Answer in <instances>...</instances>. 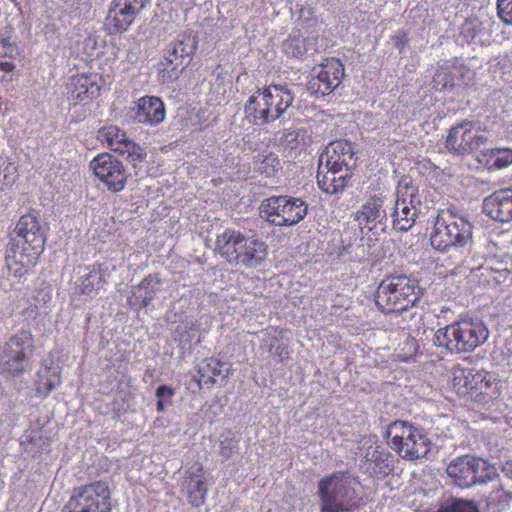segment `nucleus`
Segmentation results:
<instances>
[{
    "label": "nucleus",
    "instance_id": "nucleus-1",
    "mask_svg": "<svg viewBox=\"0 0 512 512\" xmlns=\"http://www.w3.org/2000/svg\"><path fill=\"white\" fill-rule=\"evenodd\" d=\"M489 334V329L482 320L465 317L437 329L433 343L450 354H466L484 344Z\"/></svg>",
    "mask_w": 512,
    "mask_h": 512
},
{
    "label": "nucleus",
    "instance_id": "nucleus-2",
    "mask_svg": "<svg viewBox=\"0 0 512 512\" xmlns=\"http://www.w3.org/2000/svg\"><path fill=\"white\" fill-rule=\"evenodd\" d=\"M472 229L467 212L455 206L442 209L434 221L431 246L441 252L464 248L472 243Z\"/></svg>",
    "mask_w": 512,
    "mask_h": 512
},
{
    "label": "nucleus",
    "instance_id": "nucleus-3",
    "mask_svg": "<svg viewBox=\"0 0 512 512\" xmlns=\"http://www.w3.org/2000/svg\"><path fill=\"white\" fill-rule=\"evenodd\" d=\"M215 250L229 263L257 268L267 257V245L255 235L225 229L215 241Z\"/></svg>",
    "mask_w": 512,
    "mask_h": 512
},
{
    "label": "nucleus",
    "instance_id": "nucleus-4",
    "mask_svg": "<svg viewBox=\"0 0 512 512\" xmlns=\"http://www.w3.org/2000/svg\"><path fill=\"white\" fill-rule=\"evenodd\" d=\"M293 92L287 85H269L252 94L244 106L246 119L254 125H264L281 118L291 106Z\"/></svg>",
    "mask_w": 512,
    "mask_h": 512
},
{
    "label": "nucleus",
    "instance_id": "nucleus-5",
    "mask_svg": "<svg viewBox=\"0 0 512 512\" xmlns=\"http://www.w3.org/2000/svg\"><path fill=\"white\" fill-rule=\"evenodd\" d=\"M356 478L346 471H338L318 482L320 512H350L356 506Z\"/></svg>",
    "mask_w": 512,
    "mask_h": 512
},
{
    "label": "nucleus",
    "instance_id": "nucleus-6",
    "mask_svg": "<svg viewBox=\"0 0 512 512\" xmlns=\"http://www.w3.org/2000/svg\"><path fill=\"white\" fill-rule=\"evenodd\" d=\"M421 289L416 280L406 275L383 279L376 291V304L385 313H402L420 300Z\"/></svg>",
    "mask_w": 512,
    "mask_h": 512
},
{
    "label": "nucleus",
    "instance_id": "nucleus-7",
    "mask_svg": "<svg viewBox=\"0 0 512 512\" xmlns=\"http://www.w3.org/2000/svg\"><path fill=\"white\" fill-rule=\"evenodd\" d=\"M385 436L391 448L403 459L423 458L431 449V441L425 430L406 421L391 422Z\"/></svg>",
    "mask_w": 512,
    "mask_h": 512
},
{
    "label": "nucleus",
    "instance_id": "nucleus-8",
    "mask_svg": "<svg viewBox=\"0 0 512 512\" xmlns=\"http://www.w3.org/2000/svg\"><path fill=\"white\" fill-rule=\"evenodd\" d=\"M34 350L35 341L31 331L21 330L12 335L0 351V375L14 379L30 372Z\"/></svg>",
    "mask_w": 512,
    "mask_h": 512
},
{
    "label": "nucleus",
    "instance_id": "nucleus-9",
    "mask_svg": "<svg viewBox=\"0 0 512 512\" xmlns=\"http://www.w3.org/2000/svg\"><path fill=\"white\" fill-rule=\"evenodd\" d=\"M308 212V205L301 198L288 195L271 196L262 201L260 214L268 223L288 227L301 222Z\"/></svg>",
    "mask_w": 512,
    "mask_h": 512
},
{
    "label": "nucleus",
    "instance_id": "nucleus-10",
    "mask_svg": "<svg viewBox=\"0 0 512 512\" xmlns=\"http://www.w3.org/2000/svg\"><path fill=\"white\" fill-rule=\"evenodd\" d=\"M489 142L486 127L478 120H463L447 134L445 148L457 156L470 155Z\"/></svg>",
    "mask_w": 512,
    "mask_h": 512
},
{
    "label": "nucleus",
    "instance_id": "nucleus-11",
    "mask_svg": "<svg viewBox=\"0 0 512 512\" xmlns=\"http://www.w3.org/2000/svg\"><path fill=\"white\" fill-rule=\"evenodd\" d=\"M198 47V36L192 31L179 34L163 51L161 66L170 79H176L190 63Z\"/></svg>",
    "mask_w": 512,
    "mask_h": 512
},
{
    "label": "nucleus",
    "instance_id": "nucleus-12",
    "mask_svg": "<svg viewBox=\"0 0 512 512\" xmlns=\"http://www.w3.org/2000/svg\"><path fill=\"white\" fill-rule=\"evenodd\" d=\"M110 496L108 485L97 481L76 488L62 512H111Z\"/></svg>",
    "mask_w": 512,
    "mask_h": 512
},
{
    "label": "nucleus",
    "instance_id": "nucleus-13",
    "mask_svg": "<svg viewBox=\"0 0 512 512\" xmlns=\"http://www.w3.org/2000/svg\"><path fill=\"white\" fill-rule=\"evenodd\" d=\"M97 139L110 150L126 156L127 160L133 164L144 161L147 156L145 148L131 140L126 132L116 125L99 129Z\"/></svg>",
    "mask_w": 512,
    "mask_h": 512
},
{
    "label": "nucleus",
    "instance_id": "nucleus-14",
    "mask_svg": "<svg viewBox=\"0 0 512 512\" xmlns=\"http://www.w3.org/2000/svg\"><path fill=\"white\" fill-rule=\"evenodd\" d=\"M96 177L108 190L120 192L124 189L127 175L121 161L109 153L97 155L90 163Z\"/></svg>",
    "mask_w": 512,
    "mask_h": 512
},
{
    "label": "nucleus",
    "instance_id": "nucleus-15",
    "mask_svg": "<svg viewBox=\"0 0 512 512\" xmlns=\"http://www.w3.org/2000/svg\"><path fill=\"white\" fill-rule=\"evenodd\" d=\"M314 72L315 75L309 80L307 89L316 96H325L342 83L344 67L339 59L330 58Z\"/></svg>",
    "mask_w": 512,
    "mask_h": 512
},
{
    "label": "nucleus",
    "instance_id": "nucleus-16",
    "mask_svg": "<svg viewBox=\"0 0 512 512\" xmlns=\"http://www.w3.org/2000/svg\"><path fill=\"white\" fill-rule=\"evenodd\" d=\"M15 231L20 238L16 249L31 252L32 257H39L44 250L45 236L38 217L33 214L23 215Z\"/></svg>",
    "mask_w": 512,
    "mask_h": 512
},
{
    "label": "nucleus",
    "instance_id": "nucleus-17",
    "mask_svg": "<svg viewBox=\"0 0 512 512\" xmlns=\"http://www.w3.org/2000/svg\"><path fill=\"white\" fill-rule=\"evenodd\" d=\"M80 276L75 281L76 290L87 296H95L107 283L111 268L108 263H94L82 269Z\"/></svg>",
    "mask_w": 512,
    "mask_h": 512
},
{
    "label": "nucleus",
    "instance_id": "nucleus-18",
    "mask_svg": "<svg viewBox=\"0 0 512 512\" xmlns=\"http://www.w3.org/2000/svg\"><path fill=\"white\" fill-rule=\"evenodd\" d=\"M182 491L186 494L188 502L193 507L202 506L208 494L206 475L202 465L194 464L185 471Z\"/></svg>",
    "mask_w": 512,
    "mask_h": 512
},
{
    "label": "nucleus",
    "instance_id": "nucleus-19",
    "mask_svg": "<svg viewBox=\"0 0 512 512\" xmlns=\"http://www.w3.org/2000/svg\"><path fill=\"white\" fill-rule=\"evenodd\" d=\"M354 154L355 152L351 142L347 140H336L330 142L321 153L318 164L324 165L325 167L348 168L353 170L355 164Z\"/></svg>",
    "mask_w": 512,
    "mask_h": 512
},
{
    "label": "nucleus",
    "instance_id": "nucleus-20",
    "mask_svg": "<svg viewBox=\"0 0 512 512\" xmlns=\"http://www.w3.org/2000/svg\"><path fill=\"white\" fill-rule=\"evenodd\" d=\"M385 200V197L381 194L369 197L356 212L355 219L359 225L368 230H373L378 225L385 227L388 220L387 212L384 208Z\"/></svg>",
    "mask_w": 512,
    "mask_h": 512
},
{
    "label": "nucleus",
    "instance_id": "nucleus-21",
    "mask_svg": "<svg viewBox=\"0 0 512 512\" xmlns=\"http://www.w3.org/2000/svg\"><path fill=\"white\" fill-rule=\"evenodd\" d=\"M352 171L348 168L340 169L318 164L317 184L326 194H341L351 179Z\"/></svg>",
    "mask_w": 512,
    "mask_h": 512
},
{
    "label": "nucleus",
    "instance_id": "nucleus-22",
    "mask_svg": "<svg viewBox=\"0 0 512 512\" xmlns=\"http://www.w3.org/2000/svg\"><path fill=\"white\" fill-rule=\"evenodd\" d=\"M483 212L498 222L512 221V189H500L485 197Z\"/></svg>",
    "mask_w": 512,
    "mask_h": 512
},
{
    "label": "nucleus",
    "instance_id": "nucleus-23",
    "mask_svg": "<svg viewBox=\"0 0 512 512\" xmlns=\"http://www.w3.org/2000/svg\"><path fill=\"white\" fill-rule=\"evenodd\" d=\"M133 119L139 123L156 126L165 119V106L160 98L156 96H144L135 102L132 108Z\"/></svg>",
    "mask_w": 512,
    "mask_h": 512
},
{
    "label": "nucleus",
    "instance_id": "nucleus-24",
    "mask_svg": "<svg viewBox=\"0 0 512 512\" xmlns=\"http://www.w3.org/2000/svg\"><path fill=\"white\" fill-rule=\"evenodd\" d=\"M282 47L288 57L302 59L317 51L318 36L313 33L304 34L301 31H293L283 42Z\"/></svg>",
    "mask_w": 512,
    "mask_h": 512
},
{
    "label": "nucleus",
    "instance_id": "nucleus-25",
    "mask_svg": "<svg viewBox=\"0 0 512 512\" xmlns=\"http://www.w3.org/2000/svg\"><path fill=\"white\" fill-rule=\"evenodd\" d=\"M60 384V367L53 359H44L37 371V377L35 380L36 394L39 397H46Z\"/></svg>",
    "mask_w": 512,
    "mask_h": 512
},
{
    "label": "nucleus",
    "instance_id": "nucleus-26",
    "mask_svg": "<svg viewBox=\"0 0 512 512\" xmlns=\"http://www.w3.org/2000/svg\"><path fill=\"white\" fill-rule=\"evenodd\" d=\"M496 384V375L491 372H476L459 370L453 378L454 387L480 390L481 393H487Z\"/></svg>",
    "mask_w": 512,
    "mask_h": 512
},
{
    "label": "nucleus",
    "instance_id": "nucleus-27",
    "mask_svg": "<svg viewBox=\"0 0 512 512\" xmlns=\"http://www.w3.org/2000/svg\"><path fill=\"white\" fill-rule=\"evenodd\" d=\"M474 456L465 455L457 457L447 466L446 472L455 484L461 488L474 485L473 461Z\"/></svg>",
    "mask_w": 512,
    "mask_h": 512
},
{
    "label": "nucleus",
    "instance_id": "nucleus-28",
    "mask_svg": "<svg viewBox=\"0 0 512 512\" xmlns=\"http://www.w3.org/2000/svg\"><path fill=\"white\" fill-rule=\"evenodd\" d=\"M418 211V208L396 199L391 213L393 229L403 232L408 231L414 225Z\"/></svg>",
    "mask_w": 512,
    "mask_h": 512
},
{
    "label": "nucleus",
    "instance_id": "nucleus-29",
    "mask_svg": "<svg viewBox=\"0 0 512 512\" xmlns=\"http://www.w3.org/2000/svg\"><path fill=\"white\" fill-rule=\"evenodd\" d=\"M390 457L391 454L384 449L370 447L365 453V460L368 465L367 469L371 474L377 477L386 476L392 470Z\"/></svg>",
    "mask_w": 512,
    "mask_h": 512
},
{
    "label": "nucleus",
    "instance_id": "nucleus-30",
    "mask_svg": "<svg viewBox=\"0 0 512 512\" xmlns=\"http://www.w3.org/2000/svg\"><path fill=\"white\" fill-rule=\"evenodd\" d=\"M134 20L135 18L124 7L119 6L117 1L113 0L105 19V25L110 33H122L129 28Z\"/></svg>",
    "mask_w": 512,
    "mask_h": 512
},
{
    "label": "nucleus",
    "instance_id": "nucleus-31",
    "mask_svg": "<svg viewBox=\"0 0 512 512\" xmlns=\"http://www.w3.org/2000/svg\"><path fill=\"white\" fill-rule=\"evenodd\" d=\"M160 284V279L156 274H149L133 287L132 294L136 300H140L143 308H147L160 291Z\"/></svg>",
    "mask_w": 512,
    "mask_h": 512
},
{
    "label": "nucleus",
    "instance_id": "nucleus-32",
    "mask_svg": "<svg viewBox=\"0 0 512 512\" xmlns=\"http://www.w3.org/2000/svg\"><path fill=\"white\" fill-rule=\"evenodd\" d=\"M283 336V329L270 327L266 330L265 338L263 339V345L278 362H283L289 357L288 347L280 343Z\"/></svg>",
    "mask_w": 512,
    "mask_h": 512
},
{
    "label": "nucleus",
    "instance_id": "nucleus-33",
    "mask_svg": "<svg viewBox=\"0 0 512 512\" xmlns=\"http://www.w3.org/2000/svg\"><path fill=\"white\" fill-rule=\"evenodd\" d=\"M222 362L214 357L204 359L198 367L196 379L200 388H211L216 383V378L222 374Z\"/></svg>",
    "mask_w": 512,
    "mask_h": 512
},
{
    "label": "nucleus",
    "instance_id": "nucleus-34",
    "mask_svg": "<svg viewBox=\"0 0 512 512\" xmlns=\"http://www.w3.org/2000/svg\"><path fill=\"white\" fill-rule=\"evenodd\" d=\"M73 89L70 90L71 99L82 102L98 96L100 87L88 76H77L72 79Z\"/></svg>",
    "mask_w": 512,
    "mask_h": 512
},
{
    "label": "nucleus",
    "instance_id": "nucleus-35",
    "mask_svg": "<svg viewBox=\"0 0 512 512\" xmlns=\"http://www.w3.org/2000/svg\"><path fill=\"white\" fill-rule=\"evenodd\" d=\"M460 70L451 64H444L437 68L433 77V88L437 90L452 89L456 84V77Z\"/></svg>",
    "mask_w": 512,
    "mask_h": 512
},
{
    "label": "nucleus",
    "instance_id": "nucleus-36",
    "mask_svg": "<svg viewBox=\"0 0 512 512\" xmlns=\"http://www.w3.org/2000/svg\"><path fill=\"white\" fill-rule=\"evenodd\" d=\"M14 263H9L10 271L17 277L24 276L36 265L38 257H32L31 252L15 249Z\"/></svg>",
    "mask_w": 512,
    "mask_h": 512
},
{
    "label": "nucleus",
    "instance_id": "nucleus-37",
    "mask_svg": "<svg viewBox=\"0 0 512 512\" xmlns=\"http://www.w3.org/2000/svg\"><path fill=\"white\" fill-rule=\"evenodd\" d=\"M473 461V476L474 485L484 484L494 480L497 477V470L494 466L490 465L488 461L474 457Z\"/></svg>",
    "mask_w": 512,
    "mask_h": 512
},
{
    "label": "nucleus",
    "instance_id": "nucleus-38",
    "mask_svg": "<svg viewBox=\"0 0 512 512\" xmlns=\"http://www.w3.org/2000/svg\"><path fill=\"white\" fill-rule=\"evenodd\" d=\"M396 199L407 202V205L418 208L421 204L418 188L411 181L403 179L399 182L396 192Z\"/></svg>",
    "mask_w": 512,
    "mask_h": 512
},
{
    "label": "nucleus",
    "instance_id": "nucleus-39",
    "mask_svg": "<svg viewBox=\"0 0 512 512\" xmlns=\"http://www.w3.org/2000/svg\"><path fill=\"white\" fill-rule=\"evenodd\" d=\"M280 160L272 152L258 154L255 160V168L262 174L270 177L280 169Z\"/></svg>",
    "mask_w": 512,
    "mask_h": 512
},
{
    "label": "nucleus",
    "instance_id": "nucleus-40",
    "mask_svg": "<svg viewBox=\"0 0 512 512\" xmlns=\"http://www.w3.org/2000/svg\"><path fill=\"white\" fill-rule=\"evenodd\" d=\"M437 512H478V509L471 500L451 498L445 501Z\"/></svg>",
    "mask_w": 512,
    "mask_h": 512
},
{
    "label": "nucleus",
    "instance_id": "nucleus-41",
    "mask_svg": "<svg viewBox=\"0 0 512 512\" xmlns=\"http://www.w3.org/2000/svg\"><path fill=\"white\" fill-rule=\"evenodd\" d=\"M17 178V165L7 158H0V181L3 185L11 186Z\"/></svg>",
    "mask_w": 512,
    "mask_h": 512
},
{
    "label": "nucleus",
    "instance_id": "nucleus-42",
    "mask_svg": "<svg viewBox=\"0 0 512 512\" xmlns=\"http://www.w3.org/2000/svg\"><path fill=\"white\" fill-rule=\"evenodd\" d=\"M197 333L196 323L192 320H186L177 326L175 334L182 346L191 343Z\"/></svg>",
    "mask_w": 512,
    "mask_h": 512
},
{
    "label": "nucleus",
    "instance_id": "nucleus-43",
    "mask_svg": "<svg viewBox=\"0 0 512 512\" xmlns=\"http://www.w3.org/2000/svg\"><path fill=\"white\" fill-rule=\"evenodd\" d=\"M26 440L35 445L40 450H45L49 446V437L44 428L36 430L31 428L25 435Z\"/></svg>",
    "mask_w": 512,
    "mask_h": 512
},
{
    "label": "nucleus",
    "instance_id": "nucleus-44",
    "mask_svg": "<svg viewBox=\"0 0 512 512\" xmlns=\"http://www.w3.org/2000/svg\"><path fill=\"white\" fill-rule=\"evenodd\" d=\"M174 389L166 385H160L156 389L155 396L157 398V411L164 412L166 408L172 404V396Z\"/></svg>",
    "mask_w": 512,
    "mask_h": 512
},
{
    "label": "nucleus",
    "instance_id": "nucleus-45",
    "mask_svg": "<svg viewBox=\"0 0 512 512\" xmlns=\"http://www.w3.org/2000/svg\"><path fill=\"white\" fill-rule=\"evenodd\" d=\"M285 143L291 150H304L306 146L305 133L302 130L288 131L285 134Z\"/></svg>",
    "mask_w": 512,
    "mask_h": 512
},
{
    "label": "nucleus",
    "instance_id": "nucleus-46",
    "mask_svg": "<svg viewBox=\"0 0 512 512\" xmlns=\"http://www.w3.org/2000/svg\"><path fill=\"white\" fill-rule=\"evenodd\" d=\"M238 440L235 437L226 435L220 440V454L225 459L231 458L238 451Z\"/></svg>",
    "mask_w": 512,
    "mask_h": 512
},
{
    "label": "nucleus",
    "instance_id": "nucleus-47",
    "mask_svg": "<svg viewBox=\"0 0 512 512\" xmlns=\"http://www.w3.org/2000/svg\"><path fill=\"white\" fill-rule=\"evenodd\" d=\"M496 148L480 150L476 156L479 164L488 170H496Z\"/></svg>",
    "mask_w": 512,
    "mask_h": 512
},
{
    "label": "nucleus",
    "instance_id": "nucleus-48",
    "mask_svg": "<svg viewBox=\"0 0 512 512\" xmlns=\"http://www.w3.org/2000/svg\"><path fill=\"white\" fill-rule=\"evenodd\" d=\"M119 6L129 12L134 18L144 9L149 0H116Z\"/></svg>",
    "mask_w": 512,
    "mask_h": 512
},
{
    "label": "nucleus",
    "instance_id": "nucleus-49",
    "mask_svg": "<svg viewBox=\"0 0 512 512\" xmlns=\"http://www.w3.org/2000/svg\"><path fill=\"white\" fill-rule=\"evenodd\" d=\"M497 13L505 24L512 25V0H497Z\"/></svg>",
    "mask_w": 512,
    "mask_h": 512
},
{
    "label": "nucleus",
    "instance_id": "nucleus-50",
    "mask_svg": "<svg viewBox=\"0 0 512 512\" xmlns=\"http://www.w3.org/2000/svg\"><path fill=\"white\" fill-rule=\"evenodd\" d=\"M511 500V494L503 489H497L493 491L490 495V502L497 501V506L499 510H505Z\"/></svg>",
    "mask_w": 512,
    "mask_h": 512
},
{
    "label": "nucleus",
    "instance_id": "nucleus-51",
    "mask_svg": "<svg viewBox=\"0 0 512 512\" xmlns=\"http://www.w3.org/2000/svg\"><path fill=\"white\" fill-rule=\"evenodd\" d=\"M496 170L503 169L512 164V150L508 148H496Z\"/></svg>",
    "mask_w": 512,
    "mask_h": 512
},
{
    "label": "nucleus",
    "instance_id": "nucleus-52",
    "mask_svg": "<svg viewBox=\"0 0 512 512\" xmlns=\"http://www.w3.org/2000/svg\"><path fill=\"white\" fill-rule=\"evenodd\" d=\"M479 32V25L474 21H467L461 28V35L466 40L474 39Z\"/></svg>",
    "mask_w": 512,
    "mask_h": 512
},
{
    "label": "nucleus",
    "instance_id": "nucleus-53",
    "mask_svg": "<svg viewBox=\"0 0 512 512\" xmlns=\"http://www.w3.org/2000/svg\"><path fill=\"white\" fill-rule=\"evenodd\" d=\"M392 39H393L394 45L396 46V48L399 49V51H402L404 49V47L406 46V44L408 43V35L404 31H398L393 36Z\"/></svg>",
    "mask_w": 512,
    "mask_h": 512
},
{
    "label": "nucleus",
    "instance_id": "nucleus-54",
    "mask_svg": "<svg viewBox=\"0 0 512 512\" xmlns=\"http://www.w3.org/2000/svg\"><path fill=\"white\" fill-rule=\"evenodd\" d=\"M16 52V47L12 45L9 40L0 39V56H12Z\"/></svg>",
    "mask_w": 512,
    "mask_h": 512
},
{
    "label": "nucleus",
    "instance_id": "nucleus-55",
    "mask_svg": "<svg viewBox=\"0 0 512 512\" xmlns=\"http://www.w3.org/2000/svg\"><path fill=\"white\" fill-rule=\"evenodd\" d=\"M15 68V65L11 61H0V70L9 73L13 71Z\"/></svg>",
    "mask_w": 512,
    "mask_h": 512
},
{
    "label": "nucleus",
    "instance_id": "nucleus-56",
    "mask_svg": "<svg viewBox=\"0 0 512 512\" xmlns=\"http://www.w3.org/2000/svg\"><path fill=\"white\" fill-rule=\"evenodd\" d=\"M502 471L508 478L512 479V459L504 463Z\"/></svg>",
    "mask_w": 512,
    "mask_h": 512
}]
</instances>
